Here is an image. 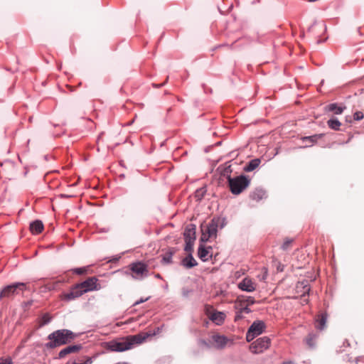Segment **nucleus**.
Segmentation results:
<instances>
[{
	"label": "nucleus",
	"mask_w": 364,
	"mask_h": 364,
	"mask_svg": "<svg viewBox=\"0 0 364 364\" xmlns=\"http://www.w3.org/2000/svg\"><path fill=\"white\" fill-rule=\"evenodd\" d=\"M149 336L147 333L119 338L105 343L107 350L114 352H123L132 349L136 345L142 343Z\"/></svg>",
	"instance_id": "f257e3e1"
},
{
	"label": "nucleus",
	"mask_w": 364,
	"mask_h": 364,
	"mask_svg": "<svg viewBox=\"0 0 364 364\" xmlns=\"http://www.w3.org/2000/svg\"><path fill=\"white\" fill-rule=\"evenodd\" d=\"M48 338L50 341L46 344V348H55L71 342L75 338V334L70 330L61 329L49 334Z\"/></svg>",
	"instance_id": "f03ea898"
},
{
	"label": "nucleus",
	"mask_w": 364,
	"mask_h": 364,
	"mask_svg": "<svg viewBox=\"0 0 364 364\" xmlns=\"http://www.w3.org/2000/svg\"><path fill=\"white\" fill-rule=\"evenodd\" d=\"M225 225V219L219 217L213 218L208 225H202L201 241L207 242L210 239H215L217 237L218 229L223 228Z\"/></svg>",
	"instance_id": "7ed1b4c3"
},
{
	"label": "nucleus",
	"mask_w": 364,
	"mask_h": 364,
	"mask_svg": "<svg viewBox=\"0 0 364 364\" xmlns=\"http://www.w3.org/2000/svg\"><path fill=\"white\" fill-rule=\"evenodd\" d=\"M228 182L230 192L234 195H239L248 188L250 184V179L245 175L234 178L228 176Z\"/></svg>",
	"instance_id": "20e7f679"
},
{
	"label": "nucleus",
	"mask_w": 364,
	"mask_h": 364,
	"mask_svg": "<svg viewBox=\"0 0 364 364\" xmlns=\"http://www.w3.org/2000/svg\"><path fill=\"white\" fill-rule=\"evenodd\" d=\"M26 289L25 283L18 282L5 287L0 292V299L4 298H13Z\"/></svg>",
	"instance_id": "39448f33"
},
{
	"label": "nucleus",
	"mask_w": 364,
	"mask_h": 364,
	"mask_svg": "<svg viewBox=\"0 0 364 364\" xmlns=\"http://www.w3.org/2000/svg\"><path fill=\"white\" fill-rule=\"evenodd\" d=\"M129 268L132 271V277L134 279L141 280L147 277L149 273L147 265L141 262L130 264Z\"/></svg>",
	"instance_id": "423d86ee"
},
{
	"label": "nucleus",
	"mask_w": 364,
	"mask_h": 364,
	"mask_svg": "<svg viewBox=\"0 0 364 364\" xmlns=\"http://www.w3.org/2000/svg\"><path fill=\"white\" fill-rule=\"evenodd\" d=\"M271 343V340L267 336L257 338L250 346V350L254 354H259L267 350Z\"/></svg>",
	"instance_id": "0eeeda50"
},
{
	"label": "nucleus",
	"mask_w": 364,
	"mask_h": 364,
	"mask_svg": "<svg viewBox=\"0 0 364 364\" xmlns=\"http://www.w3.org/2000/svg\"><path fill=\"white\" fill-rule=\"evenodd\" d=\"M265 324L262 321H254L249 328L247 334L246 340L247 342L252 341L256 336L260 335L264 330Z\"/></svg>",
	"instance_id": "6e6552de"
},
{
	"label": "nucleus",
	"mask_w": 364,
	"mask_h": 364,
	"mask_svg": "<svg viewBox=\"0 0 364 364\" xmlns=\"http://www.w3.org/2000/svg\"><path fill=\"white\" fill-rule=\"evenodd\" d=\"M96 277H88L82 282L78 283L80 288L85 294L89 291L100 290L102 287Z\"/></svg>",
	"instance_id": "1a4fd4ad"
},
{
	"label": "nucleus",
	"mask_w": 364,
	"mask_h": 364,
	"mask_svg": "<svg viewBox=\"0 0 364 364\" xmlns=\"http://www.w3.org/2000/svg\"><path fill=\"white\" fill-rule=\"evenodd\" d=\"M84 294L85 293L80 288V285L76 284L71 287L70 292L62 294L60 297L62 300L70 301L71 300L79 298Z\"/></svg>",
	"instance_id": "9d476101"
},
{
	"label": "nucleus",
	"mask_w": 364,
	"mask_h": 364,
	"mask_svg": "<svg viewBox=\"0 0 364 364\" xmlns=\"http://www.w3.org/2000/svg\"><path fill=\"white\" fill-rule=\"evenodd\" d=\"M212 340L213 341L214 346L218 349H223L225 346L232 344V341L231 339L220 334L213 335L212 336Z\"/></svg>",
	"instance_id": "9b49d317"
},
{
	"label": "nucleus",
	"mask_w": 364,
	"mask_h": 364,
	"mask_svg": "<svg viewBox=\"0 0 364 364\" xmlns=\"http://www.w3.org/2000/svg\"><path fill=\"white\" fill-rule=\"evenodd\" d=\"M237 287L242 291L252 292L256 289L257 284L251 278L245 277L237 284Z\"/></svg>",
	"instance_id": "f8f14e48"
},
{
	"label": "nucleus",
	"mask_w": 364,
	"mask_h": 364,
	"mask_svg": "<svg viewBox=\"0 0 364 364\" xmlns=\"http://www.w3.org/2000/svg\"><path fill=\"white\" fill-rule=\"evenodd\" d=\"M255 303V300L252 296H245V295H240L237 297L235 302V307H244V306H249L250 305H252Z\"/></svg>",
	"instance_id": "ddd939ff"
},
{
	"label": "nucleus",
	"mask_w": 364,
	"mask_h": 364,
	"mask_svg": "<svg viewBox=\"0 0 364 364\" xmlns=\"http://www.w3.org/2000/svg\"><path fill=\"white\" fill-rule=\"evenodd\" d=\"M185 240L195 241L196 240V226L193 224L188 225L183 233Z\"/></svg>",
	"instance_id": "4468645a"
},
{
	"label": "nucleus",
	"mask_w": 364,
	"mask_h": 364,
	"mask_svg": "<svg viewBox=\"0 0 364 364\" xmlns=\"http://www.w3.org/2000/svg\"><path fill=\"white\" fill-rule=\"evenodd\" d=\"M80 348L81 346L79 345L69 346L59 352L58 357L63 358L70 353L77 352Z\"/></svg>",
	"instance_id": "2eb2a0df"
},
{
	"label": "nucleus",
	"mask_w": 364,
	"mask_h": 364,
	"mask_svg": "<svg viewBox=\"0 0 364 364\" xmlns=\"http://www.w3.org/2000/svg\"><path fill=\"white\" fill-rule=\"evenodd\" d=\"M44 228L42 221L36 220L30 224V230L33 235L40 234Z\"/></svg>",
	"instance_id": "dca6fc26"
},
{
	"label": "nucleus",
	"mask_w": 364,
	"mask_h": 364,
	"mask_svg": "<svg viewBox=\"0 0 364 364\" xmlns=\"http://www.w3.org/2000/svg\"><path fill=\"white\" fill-rule=\"evenodd\" d=\"M326 313H321L318 314L316 319V327L319 330H323L326 327Z\"/></svg>",
	"instance_id": "f3484780"
},
{
	"label": "nucleus",
	"mask_w": 364,
	"mask_h": 364,
	"mask_svg": "<svg viewBox=\"0 0 364 364\" xmlns=\"http://www.w3.org/2000/svg\"><path fill=\"white\" fill-rule=\"evenodd\" d=\"M225 318V314L223 312L215 311L210 315V319L218 325L223 323Z\"/></svg>",
	"instance_id": "a211bd4d"
},
{
	"label": "nucleus",
	"mask_w": 364,
	"mask_h": 364,
	"mask_svg": "<svg viewBox=\"0 0 364 364\" xmlns=\"http://www.w3.org/2000/svg\"><path fill=\"white\" fill-rule=\"evenodd\" d=\"M182 264L186 268H192L198 264L191 253L182 260Z\"/></svg>",
	"instance_id": "6ab92c4d"
},
{
	"label": "nucleus",
	"mask_w": 364,
	"mask_h": 364,
	"mask_svg": "<svg viewBox=\"0 0 364 364\" xmlns=\"http://www.w3.org/2000/svg\"><path fill=\"white\" fill-rule=\"evenodd\" d=\"M198 255L199 258L203 262L208 261L209 257H211L209 250L208 249H205L203 245H200L199 247Z\"/></svg>",
	"instance_id": "aec40b11"
},
{
	"label": "nucleus",
	"mask_w": 364,
	"mask_h": 364,
	"mask_svg": "<svg viewBox=\"0 0 364 364\" xmlns=\"http://www.w3.org/2000/svg\"><path fill=\"white\" fill-rule=\"evenodd\" d=\"M260 164V159H255L251 160L245 167L244 171L246 172H250L257 168Z\"/></svg>",
	"instance_id": "412c9836"
},
{
	"label": "nucleus",
	"mask_w": 364,
	"mask_h": 364,
	"mask_svg": "<svg viewBox=\"0 0 364 364\" xmlns=\"http://www.w3.org/2000/svg\"><path fill=\"white\" fill-rule=\"evenodd\" d=\"M345 109V107L338 106L336 103H332L326 107L328 111L332 112L335 114H341Z\"/></svg>",
	"instance_id": "4be33fe9"
},
{
	"label": "nucleus",
	"mask_w": 364,
	"mask_h": 364,
	"mask_svg": "<svg viewBox=\"0 0 364 364\" xmlns=\"http://www.w3.org/2000/svg\"><path fill=\"white\" fill-rule=\"evenodd\" d=\"M264 196L265 192L262 189H256L250 195V198L256 201L262 200Z\"/></svg>",
	"instance_id": "5701e85b"
},
{
	"label": "nucleus",
	"mask_w": 364,
	"mask_h": 364,
	"mask_svg": "<svg viewBox=\"0 0 364 364\" xmlns=\"http://www.w3.org/2000/svg\"><path fill=\"white\" fill-rule=\"evenodd\" d=\"M323 134H315V135H312V136H304V137H302L301 139L303 141H308L309 143L311 144L310 146H311L314 144L316 143V141L319 139H321L323 137Z\"/></svg>",
	"instance_id": "b1692460"
},
{
	"label": "nucleus",
	"mask_w": 364,
	"mask_h": 364,
	"mask_svg": "<svg viewBox=\"0 0 364 364\" xmlns=\"http://www.w3.org/2000/svg\"><path fill=\"white\" fill-rule=\"evenodd\" d=\"M328 126L333 130H339L341 123L336 118L331 119L327 122Z\"/></svg>",
	"instance_id": "393cba45"
},
{
	"label": "nucleus",
	"mask_w": 364,
	"mask_h": 364,
	"mask_svg": "<svg viewBox=\"0 0 364 364\" xmlns=\"http://www.w3.org/2000/svg\"><path fill=\"white\" fill-rule=\"evenodd\" d=\"M51 321V316L48 314H45L39 320V327L48 323Z\"/></svg>",
	"instance_id": "a878e982"
},
{
	"label": "nucleus",
	"mask_w": 364,
	"mask_h": 364,
	"mask_svg": "<svg viewBox=\"0 0 364 364\" xmlns=\"http://www.w3.org/2000/svg\"><path fill=\"white\" fill-rule=\"evenodd\" d=\"M293 242H294V240L291 238H289V237L285 238L284 240V242L282 245V249L284 250H288L291 246V244L293 243Z\"/></svg>",
	"instance_id": "bb28decb"
},
{
	"label": "nucleus",
	"mask_w": 364,
	"mask_h": 364,
	"mask_svg": "<svg viewBox=\"0 0 364 364\" xmlns=\"http://www.w3.org/2000/svg\"><path fill=\"white\" fill-rule=\"evenodd\" d=\"M172 255H173V253L171 252H166L163 257V259H162L163 262L165 264L171 263Z\"/></svg>",
	"instance_id": "cd10ccee"
},
{
	"label": "nucleus",
	"mask_w": 364,
	"mask_h": 364,
	"mask_svg": "<svg viewBox=\"0 0 364 364\" xmlns=\"http://www.w3.org/2000/svg\"><path fill=\"white\" fill-rule=\"evenodd\" d=\"M185 242H186V246H185V249H184L185 251H186L189 253H191V252L193 251L194 241L185 240Z\"/></svg>",
	"instance_id": "c85d7f7f"
},
{
	"label": "nucleus",
	"mask_w": 364,
	"mask_h": 364,
	"mask_svg": "<svg viewBox=\"0 0 364 364\" xmlns=\"http://www.w3.org/2000/svg\"><path fill=\"white\" fill-rule=\"evenodd\" d=\"M59 283H60V281H57L53 283H48L46 284L45 287L49 291H51L55 289Z\"/></svg>",
	"instance_id": "c756f323"
},
{
	"label": "nucleus",
	"mask_w": 364,
	"mask_h": 364,
	"mask_svg": "<svg viewBox=\"0 0 364 364\" xmlns=\"http://www.w3.org/2000/svg\"><path fill=\"white\" fill-rule=\"evenodd\" d=\"M364 118V114L363 112L356 111L353 114V119L356 121H360Z\"/></svg>",
	"instance_id": "7c9ffc66"
},
{
	"label": "nucleus",
	"mask_w": 364,
	"mask_h": 364,
	"mask_svg": "<svg viewBox=\"0 0 364 364\" xmlns=\"http://www.w3.org/2000/svg\"><path fill=\"white\" fill-rule=\"evenodd\" d=\"M205 311L206 315L208 316L209 318H210V315L212 314H213L214 312H215L214 309L213 308V306H209V305H206L205 306Z\"/></svg>",
	"instance_id": "2f4dec72"
},
{
	"label": "nucleus",
	"mask_w": 364,
	"mask_h": 364,
	"mask_svg": "<svg viewBox=\"0 0 364 364\" xmlns=\"http://www.w3.org/2000/svg\"><path fill=\"white\" fill-rule=\"evenodd\" d=\"M87 271V267L75 268L73 269V272L75 273H76L77 274H86Z\"/></svg>",
	"instance_id": "473e14b6"
},
{
	"label": "nucleus",
	"mask_w": 364,
	"mask_h": 364,
	"mask_svg": "<svg viewBox=\"0 0 364 364\" xmlns=\"http://www.w3.org/2000/svg\"><path fill=\"white\" fill-rule=\"evenodd\" d=\"M232 173V169H231V166H228L224 168V170L223 171V175L224 176H230V173Z\"/></svg>",
	"instance_id": "72a5a7b5"
},
{
	"label": "nucleus",
	"mask_w": 364,
	"mask_h": 364,
	"mask_svg": "<svg viewBox=\"0 0 364 364\" xmlns=\"http://www.w3.org/2000/svg\"><path fill=\"white\" fill-rule=\"evenodd\" d=\"M306 343L309 346H314V336L312 335H309V336L306 339Z\"/></svg>",
	"instance_id": "f704fd0d"
},
{
	"label": "nucleus",
	"mask_w": 364,
	"mask_h": 364,
	"mask_svg": "<svg viewBox=\"0 0 364 364\" xmlns=\"http://www.w3.org/2000/svg\"><path fill=\"white\" fill-rule=\"evenodd\" d=\"M237 310H240L243 314H249L251 311L249 306L235 308Z\"/></svg>",
	"instance_id": "c9c22d12"
},
{
	"label": "nucleus",
	"mask_w": 364,
	"mask_h": 364,
	"mask_svg": "<svg viewBox=\"0 0 364 364\" xmlns=\"http://www.w3.org/2000/svg\"><path fill=\"white\" fill-rule=\"evenodd\" d=\"M11 363H12V360L10 358L0 359V364H11Z\"/></svg>",
	"instance_id": "e433bc0d"
},
{
	"label": "nucleus",
	"mask_w": 364,
	"mask_h": 364,
	"mask_svg": "<svg viewBox=\"0 0 364 364\" xmlns=\"http://www.w3.org/2000/svg\"><path fill=\"white\" fill-rule=\"evenodd\" d=\"M243 318V313L240 310H237L235 316V321H238Z\"/></svg>",
	"instance_id": "4c0bfd02"
},
{
	"label": "nucleus",
	"mask_w": 364,
	"mask_h": 364,
	"mask_svg": "<svg viewBox=\"0 0 364 364\" xmlns=\"http://www.w3.org/2000/svg\"><path fill=\"white\" fill-rule=\"evenodd\" d=\"M149 299V298H146V299H141L139 301H136V302H134V304H133V306H136V305H139L144 301H146L147 300Z\"/></svg>",
	"instance_id": "58836bf2"
},
{
	"label": "nucleus",
	"mask_w": 364,
	"mask_h": 364,
	"mask_svg": "<svg viewBox=\"0 0 364 364\" xmlns=\"http://www.w3.org/2000/svg\"><path fill=\"white\" fill-rule=\"evenodd\" d=\"M168 77H166V79L164 82H163L162 84H159V85L154 84V86L156 87H159L164 85L168 81Z\"/></svg>",
	"instance_id": "ea45409f"
},
{
	"label": "nucleus",
	"mask_w": 364,
	"mask_h": 364,
	"mask_svg": "<svg viewBox=\"0 0 364 364\" xmlns=\"http://www.w3.org/2000/svg\"><path fill=\"white\" fill-rule=\"evenodd\" d=\"M92 359L90 358H87L85 362H83V364H91L92 363Z\"/></svg>",
	"instance_id": "a19ab883"
},
{
	"label": "nucleus",
	"mask_w": 364,
	"mask_h": 364,
	"mask_svg": "<svg viewBox=\"0 0 364 364\" xmlns=\"http://www.w3.org/2000/svg\"><path fill=\"white\" fill-rule=\"evenodd\" d=\"M283 364H291V362H284Z\"/></svg>",
	"instance_id": "79ce46f5"
},
{
	"label": "nucleus",
	"mask_w": 364,
	"mask_h": 364,
	"mask_svg": "<svg viewBox=\"0 0 364 364\" xmlns=\"http://www.w3.org/2000/svg\"><path fill=\"white\" fill-rule=\"evenodd\" d=\"M156 277L157 278H160V277H160V275H159V274H157L156 275Z\"/></svg>",
	"instance_id": "37998d69"
},
{
	"label": "nucleus",
	"mask_w": 364,
	"mask_h": 364,
	"mask_svg": "<svg viewBox=\"0 0 364 364\" xmlns=\"http://www.w3.org/2000/svg\"><path fill=\"white\" fill-rule=\"evenodd\" d=\"M73 364H83L82 363H73Z\"/></svg>",
	"instance_id": "c03bdc74"
}]
</instances>
